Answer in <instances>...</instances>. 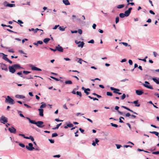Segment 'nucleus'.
Segmentation results:
<instances>
[{
    "instance_id": "obj_1",
    "label": "nucleus",
    "mask_w": 159,
    "mask_h": 159,
    "mask_svg": "<svg viewBox=\"0 0 159 159\" xmlns=\"http://www.w3.org/2000/svg\"><path fill=\"white\" fill-rule=\"evenodd\" d=\"M9 71L12 73H14L16 71V70L20 69L22 68L21 67L19 64H14L9 67Z\"/></svg>"
},
{
    "instance_id": "obj_2",
    "label": "nucleus",
    "mask_w": 159,
    "mask_h": 159,
    "mask_svg": "<svg viewBox=\"0 0 159 159\" xmlns=\"http://www.w3.org/2000/svg\"><path fill=\"white\" fill-rule=\"evenodd\" d=\"M26 118L29 120V122L30 123L35 124L37 126L39 127L42 128L44 126V125H43V122L42 121H39L37 122H35L34 120H31L30 118L28 117H26Z\"/></svg>"
},
{
    "instance_id": "obj_3",
    "label": "nucleus",
    "mask_w": 159,
    "mask_h": 159,
    "mask_svg": "<svg viewBox=\"0 0 159 159\" xmlns=\"http://www.w3.org/2000/svg\"><path fill=\"white\" fill-rule=\"evenodd\" d=\"M5 101L11 104H13L15 103L14 100L9 96L6 98Z\"/></svg>"
},
{
    "instance_id": "obj_4",
    "label": "nucleus",
    "mask_w": 159,
    "mask_h": 159,
    "mask_svg": "<svg viewBox=\"0 0 159 159\" xmlns=\"http://www.w3.org/2000/svg\"><path fill=\"white\" fill-rule=\"evenodd\" d=\"M145 83L146 84H142V85L147 88L152 89H153V87L150 85V83L148 82L145 81Z\"/></svg>"
},
{
    "instance_id": "obj_5",
    "label": "nucleus",
    "mask_w": 159,
    "mask_h": 159,
    "mask_svg": "<svg viewBox=\"0 0 159 159\" xmlns=\"http://www.w3.org/2000/svg\"><path fill=\"white\" fill-rule=\"evenodd\" d=\"M0 121L1 123L5 124L6 123H7L8 122V119L7 118L3 116H2L0 118Z\"/></svg>"
},
{
    "instance_id": "obj_6",
    "label": "nucleus",
    "mask_w": 159,
    "mask_h": 159,
    "mask_svg": "<svg viewBox=\"0 0 159 159\" xmlns=\"http://www.w3.org/2000/svg\"><path fill=\"white\" fill-rule=\"evenodd\" d=\"M28 145L29 147L28 146H26V148L29 150L32 151L33 150V149H34V148L33 146V144L32 143H29Z\"/></svg>"
},
{
    "instance_id": "obj_7",
    "label": "nucleus",
    "mask_w": 159,
    "mask_h": 159,
    "mask_svg": "<svg viewBox=\"0 0 159 159\" xmlns=\"http://www.w3.org/2000/svg\"><path fill=\"white\" fill-rule=\"evenodd\" d=\"M132 9V7H130L129 8L128 10L126 11H125V14L126 16H128L129 15L131 12V11Z\"/></svg>"
},
{
    "instance_id": "obj_8",
    "label": "nucleus",
    "mask_w": 159,
    "mask_h": 159,
    "mask_svg": "<svg viewBox=\"0 0 159 159\" xmlns=\"http://www.w3.org/2000/svg\"><path fill=\"white\" fill-rule=\"evenodd\" d=\"M1 68L2 70H4L6 71H7L8 70L6 65L4 64H1Z\"/></svg>"
},
{
    "instance_id": "obj_9",
    "label": "nucleus",
    "mask_w": 159,
    "mask_h": 159,
    "mask_svg": "<svg viewBox=\"0 0 159 159\" xmlns=\"http://www.w3.org/2000/svg\"><path fill=\"white\" fill-rule=\"evenodd\" d=\"M8 130L11 133L15 134L16 133V129L13 127H11V128H9Z\"/></svg>"
},
{
    "instance_id": "obj_10",
    "label": "nucleus",
    "mask_w": 159,
    "mask_h": 159,
    "mask_svg": "<svg viewBox=\"0 0 159 159\" xmlns=\"http://www.w3.org/2000/svg\"><path fill=\"white\" fill-rule=\"evenodd\" d=\"M57 50L61 52H63V49L59 45H58L56 47Z\"/></svg>"
},
{
    "instance_id": "obj_11",
    "label": "nucleus",
    "mask_w": 159,
    "mask_h": 159,
    "mask_svg": "<svg viewBox=\"0 0 159 159\" xmlns=\"http://www.w3.org/2000/svg\"><path fill=\"white\" fill-rule=\"evenodd\" d=\"M5 3H7V2H3V5L4 6L6 7H12L13 6H15V4H7L6 5H5Z\"/></svg>"
},
{
    "instance_id": "obj_12",
    "label": "nucleus",
    "mask_w": 159,
    "mask_h": 159,
    "mask_svg": "<svg viewBox=\"0 0 159 159\" xmlns=\"http://www.w3.org/2000/svg\"><path fill=\"white\" fill-rule=\"evenodd\" d=\"M121 107L122 108H124L132 112H133V113L134 114H136L137 115L138 114L136 113L135 112H134V111H133L132 110L130 109L128 107H125V106H121Z\"/></svg>"
},
{
    "instance_id": "obj_13",
    "label": "nucleus",
    "mask_w": 159,
    "mask_h": 159,
    "mask_svg": "<svg viewBox=\"0 0 159 159\" xmlns=\"http://www.w3.org/2000/svg\"><path fill=\"white\" fill-rule=\"evenodd\" d=\"M143 92L141 90H136V93L138 95H140L143 93Z\"/></svg>"
},
{
    "instance_id": "obj_14",
    "label": "nucleus",
    "mask_w": 159,
    "mask_h": 159,
    "mask_svg": "<svg viewBox=\"0 0 159 159\" xmlns=\"http://www.w3.org/2000/svg\"><path fill=\"white\" fill-rule=\"evenodd\" d=\"M39 111V115L41 116H43V110L42 109H38Z\"/></svg>"
},
{
    "instance_id": "obj_15",
    "label": "nucleus",
    "mask_w": 159,
    "mask_h": 159,
    "mask_svg": "<svg viewBox=\"0 0 159 159\" xmlns=\"http://www.w3.org/2000/svg\"><path fill=\"white\" fill-rule=\"evenodd\" d=\"M31 69L32 70H35L40 71H41V70L40 69L33 66H32L31 67Z\"/></svg>"
},
{
    "instance_id": "obj_16",
    "label": "nucleus",
    "mask_w": 159,
    "mask_h": 159,
    "mask_svg": "<svg viewBox=\"0 0 159 159\" xmlns=\"http://www.w3.org/2000/svg\"><path fill=\"white\" fill-rule=\"evenodd\" d=\"M138 100H137L134 101L132 103L135 104V106L139 107L140 106V104L138 103Z\"/></svg>"
},
{
    "instance_id": "obj_17",
    "label": "nucleus",
    "mask_w": 159,
    "mask_h": 159,
    "mask_svg": "<svg viewBox=\"0 0 159 159\" xmlns=\"http://www.w3.org/2000/svg\"><path fill=\"white\" fill-rule=\"evenodd\" d=\"M62 1L63 3L66 5H70V3L69 2L68 0H63Z\"/></svg>"
},
{
    "instance_id": "obj_18",
    "label": "nucleus",
    "mask_w": 159,
    "mask_h": 159,
    "mask_svg": "<svg viewBox=\"0 0 159 159\" xmlns=\"http://www.w3.org/2000/svg\"><path fill=\"white\" fill-rule=\"evenodd\" d=\"M110 89L111 90L113 91V92H115V91L119 92L120 91L119 89H116V88H115L113 87H111L110 88Z\"/></svg>"
},
{
    "instance_id": "obj_19",
    "label": "nucleus",
    "mask_w": 159,
    "mask_h": 159,
    "mask_svg": "<svg viewBox=\"0 0 159 159\" xmlns=\"http://www.w3.org/2000/svg\"><path fill=\"white\" fill-rule=\"evenodd\" d=\"M16 97L18 98H25V97L24 96L20 95H16Z\"/></svg>"
},
{
    "instance_id": "obj_20",
    "label": "nucleus",
    "mask_w": 159,
    "mask_h": 159,
    "mask_svg": "<svg viewBox=\"0 0 159 159\" xmlns=\"http://www.w3.org/2000/svg\"><path fill=\"white\" fill-rule=\"evenodd\" d=\"M84 43L83 42H81V43H80V44L78 45V47H81L82 48L84 46Z\"/></svg>"
},
{
    "instance_id": "obj_21",
    "label": "nucleus",
    "mask_w": 159,
    "mask_h": 159,
    "mask_svg": "<svg viewBox=\"0 0 159 159\" xmlns=\"http://www.w3.org/2000/svg\"><path fill=\"white\" fill-rule=\"evenodd\" d=\"M2 55L3 56V57H2V58L4 60L7 61V60L8 59V58L7 57V55H6L4 54L3 53H2Z\"/></svg>"
},
{
    "instance_id": "obj_22",
    "label": "nucleus",
    "mask_w": 159,
    "mask_h": 159,
    "mask_svg": "<svg viewBox=\"0 0 159 159\" xmlns=\"http://www.w3.org/2000/svg\"><path fill=\"white\" fill-rule=\"evenodd\" d=\"M50 40V39L49 38H45L43 40V42L46 43H47Z\"/></svg>"
},
{
    "instance_id": "obj_23",
    "label": "nucleus",
    "mask_w": 159,
    "mask_h": 159,
    "mask_svg": "<svg viewBox=\"0 0 159 159\" xmlns=\"http://www.w3.org/2000/svg\"><path fill=\"white\" fill-rule=\"evenodd\" d=\"M150 133L151 134H155L156 135L158 136V137L159 138V136H158V135H159L158 132H156V131H152V132L150 131Z\"/></svg>"
},
{
    "instance_id": "obj_24",
    "label": "nucleus",
    "mask_w": 159,
    "mask_h": 159,
    "mask_svg": "<svg viewBox=\"0 0 159 159\" xmlns=\"http://www.w3.org/2000/svg\"><path fill=\"white\" fill-rule=\"evenodd\" d=\"M152 80L155 82L156 84H159V80H157V79L155 78H153L152 79Z\"/></svg>"
},
{
    "instance_id": "obj_25",
    "label": "nucleus",
    "mask_w": 159,
    "mask_h": 159,
    "mask_svg": "<svg viewBox=\"0 0 159 159\" xmlns=\"http://www.w3.org/2000/svg\"><path fill=\"white\" fill-rule=\"evenodd\" d=\"M76 58L79 60L77 61V62L80 64H82V62L84 61L81 58H79L77 57H76Z\"/></svg>"
},
{
    "instance_id": "obj_26",
    "label": "nucleus",
    "mask_w": 159,
    "mask_h": 159,
    "mask_svg": "<svg viewBox=\"0 0 159 159\" xmlns=\"http://www.w3.org/2000/svg\"><path fill=\"white\" fill-rule=\"evenodd\" d=\"M41 103L42 104L40 106V109H42L45 107H46V104L45 103H43V102H42Z\"/></svg>"
},
{
    "instance_id": "obj_27",
    "label": "nucleus",
    "mask_w": 159,
    "mask_h": 159,
    "mask_svg": "<svg viewBox=\"0 0 159 159\" xmlns=\"http://www.w3.org/2000/svg\"><path fill=\"white\" fill-rule=\"evenodd\" d=\"M65 83L66 84H72V83L71 80H68L65 81Z\"/></svg>"
},
{
    "instance_id": "obj_28",
    "label": "nucleus",
    "mask_w": 159,
    "mask_h": 159,
    "mask_svg": "<svg viewBox=\"0 0 159 159\" xmlns=\"http://www.w3.org/2000/svg\"><path fill=\"white\" fill-rule=\"evenodd\" d=\"M26 139H30L32 141H34V138L31 136H30L29 137H27L26 138Z\"/></svg>"
},
{
    "instance_id": "obj_29",
    "label": "nucleus",
    "mask_w": 159,
    "mask_h": 159,
    "mask_svg": "<svg viewBox=\"0 0 159 159\" xmlns=\"http://www.w3.org/2000/svg\"><path fill=\"white\" fill-rule=\"evenodd\" d=\"M124 7V5L123 4H120V5H118L117 6V8H119V9H121V8H123V7Z\"/></svg>"
},
{
    "instance_id": "obj_30",
    "label": "nucleus",
    "mask_w": 159,
    "mask_h": 159,
    "mask_svg": "<svg viewBox=\"0 0 159 159\" xmlns=\"http://www.w3.org/2000/svg\"><path fill=\"white\" fill-rule=\"evenodd\" d=\"M119 16L121 18H124L125 16V15L123 13H120L119 14Z\"/></svg>"
},
{
    "instance_id": "obj_31",
    "label": "nucleus",
    "mask_w": 159,
    "mask_h": 159,
    "mask_svg": "<svg viewBox=\"0 0 159 159\" xmlns=\"http://www.w3.org/2000/svg\"><path fill=\"white\" fill-rule=\"evenodd\" d=\"M76 94L77 95L79 96L80 97H81L82 96L81 93L80 92L77 91L76 92Z\"/></svg>"
},
{
    "instance_id": "obj_32",
    "label": "nucleus",
    "mask_w": 159,
    "mask_h": 159,
    "mask_svg": "<svg viewBox=\"0 0 159 159\" xmlns=\"http://www.w3.org/2000/svg\"><path fill=\"white\" fill-rule=\"evenodd\" d=\"M17 74L18 75H19L21 77H23L21 71H20L17 73Z\"/></svg>"
},
{
    "instance_id": "obj_33",
    "label": "nucleus",
    "mask_w": 159,
    "mask_h": 159,
    "mask_svg": "<svg viewBox=\"0 0 159 159\" xmlns=\"http://www.w3.org/2000/svg\"><path fill=\"white\" fill-rule=\"evenodd\" d=\"M111 125L112 126L115 127H117L118 126V125H117L113 124V123H111Z\"/></svg>"
},
{
    "instance_id": "obj_34",
    "label": "nucleus",
    "mask_w": 159,
    "mask_h": 159,
    "mask_svg": "<svg viewBox=\"0 0 159 159\" xmlns=\"http://www.w3.org/2000/svg\"><path fill=\"white\" fill-rule=\"evenodd\" d=\"M107 96H112V94L111 92H107Z\"/></svg>"
},
{
    "instance_id": "obj_35",
    "label": "nucleus",
    "mask_w": 159,
    "mask_h": 159,
    "mask_svg": "<svg viewBox=\"0 0 159 159\" xmlns=\"http://www.w3.org/2000/svg\"><path fill=\"white\" fill-rule=\"evenodd\" d=\"M30 73V72L29 71H23V73L25 75H27L28 74Z\"/></svg>"
},
{
    "instance_id": "obj_36",
    "label": "nucleus",
    "mask_w": 159,
    "mask_h": 159,
    "mask_svg": "<svg viewBox=\"0 0 159 159\" xmlns=\"http://www.w3.org/2000/svg\"><path fill=\"white\" fill-rule=\"evenodd\" d=\"M82 89L84 90V91H85V90H87V91H90V89L89 88H87V89H85V88H84V87H83L82 88Z\"/></svg>"
},
{
    "instance_id": "obj_37",
    "label": "nucleus",
    "mask_w": 159,
    "mask_h": 159,
    "mask_svg": "<svg viewBox=\"0 0 159 159\" xmlns=\"http://www.w3.org/2000/svg\"><path fill=\"white\" fill-rule=\"evenodd\" d=\"M126 95L125 94L123 93L122 96H121V99L122 100L124 99L125 98Z\"/></svg>"
},
{
    "instance_id": "obj_38",
    "label": "nucleus",
    "mask_w": 159,
    "mask_h": 159,
    "mask_svg": "<svg viewBox=\"0 0 159 159\" xmlns=\"http://www.w3.org/2000/svg\"><path fill=\"white\" fill-rule=\"evenodd\" d=\"M58 136V134L57 133H54L52 134V137H55Z\"/></svg>"
},
{
    "instance_id": "obj_39",
    "label": "nucleus",
    "mask_w": 159,
    "mask_h": 159,
    "mask_svg": "<svg viewBox=\"0 0 159 159\" xmlns=\"http://www.w3.org/2000/svg\"><path fill=\"white\" fill-rule=\"evenodd\" d=\"M59 29L60 30L62 31H63L65 30V28H62V27L61 26H60L59 28Z\"/></svg>"
},
{
    "instance_id": "obj_40",
    "label": "nucleus",
    "mask_w": 159,
    "mask_h": 159,
    "mask_svg": "<svg viewBox=\"0 0 159 159\" xmlns=\"http://www.w3.org/2000/svg\"><path fill=\"white\" fill-rule=\"evenodd\" d=\"M67 126L69 127H72L73 126V125L71 123L67 124Z\"/></svg>"
},
{
    "instance_id": "obj_41",
    "label": "nucleus",
    "mask_w": 159,
    "mask_h": 159,
    "mask_svg": "<svg viewBox=\"0 0 159 159\" xmlns=\"http://www.w3.org/2000/svg\"><path fill=\"white\" fill-rule=\"evenodd\" d=\"M119 21V18L118 17H116V23H117Z\"/></svg>"
},
{
    "instance_id": "obj_42",
    "label": "nucleus",
    "mask_w": 159,
    "mask_h": 159,
    "mask_svg": "<svg viewBox=\"0 0 159 159\" xmlns=\"http://www.w3.org/2000/svg\"><path fill=\"white\" fill-rule=\"evenodd\" d=\"M37 30H41V31H43V30H42L39 29L38 28H36V29H35L34 32V33L37 32Z\"/></svg>"
},
{
    "instance_id": "obj_43",
    "label": "nucleus",
    "mask_w": 159,
    "mask_h": 159,
    "mask_svg": "<svg viewBox=\"0 0 159 159\" xmlns=\"http://www.w3.org/2000/svg\"><path fill=\"white\" fill-rule=\"evenodd\" d=\"M59 127V126L58 125V124H57V125L56 127H55V128H52V129L53 130H55L57 129H58Z\"/></svg>"
},
{
    "instance_id": "obj_44",
    "label": "nucleus",
    "mask_w": 159,
    "mask_h": 159,
    "mask_svg": "<svg viewBox=\"0 0 159 159\" xmlns=\"http://www.w3.org/2000/svg\"><path fill=\"white\" fill-rule=\"evenodd\" d=\"M152 154H159V151L153 152H152Z\"/></svg>"
},
{
    "instance_id": "obj_45",
    "label": "nucleus",
    "mask_w": 159,
    "mask_h": 159,
    "mask_svg": "<svg viewBox=\"0 0 159 159\" xmlns=\"http://www.w3.org/2000/svg\"><path fill=\"white\" fill-rule=\"evenodd\" d=\"M19 145L22 148H24L25 147L24 144L21 143H20L19 144Z\"/></svg>"
},
{
    "instance_id": "obj_46",
    "label": "nucleus",
    "mask_w": 159,
    "mask_h": 159,
    "mask_svg": "<svg viewBox=\"0 0 159 159\" xmlns=\"http://www.w3.org/2000/svg\"><path fill=\"white\" fill-rule=\"evenodd\" d=\"M89 43H94V41L93 39H91L88 42Z\"/></svg>"
},
{
    "instance_id": "obj_47",
    "label": "nucleus",
    "mask_w": 159,
    "mask_h": 159,
    "mask_svg": "<svg viewBox=\"0 0 159 159\" xmlns=\"http://www.w3.org/2000/svg\"><path fill=\"white\" fill-rule=\"evenodd\" d=\"M77 31L78 32V33L80 34H81L82 33V31L81 29H79Z\"/></svg>"
},
{
    "instance_id": "obj_48",
    "label": "nucleus",
    "mask_w": 159,
    "mask_h": 159,
    "mask_svg": "<svg viewBox=\"0 0 159 159\" xmlns=\"http://www.w3.org/2000/svg\"><path fill=\"white\" fill-rule=\"evenodd\" d=\"M19 135L20 136H21L23 137L24 138L26 139V138L27 137H25L24 134H19Z\"/></svg>"
},
{
    "instance_id": "obj_49",
    "label": "nucleus",
    "mask_w": 159,
    "mask_h": 159,
    "mask_svg": "<svg viewBox=\"0 0 159 159\" xmlns=\"http://www.w3.org/2000/svg\"><path fill=\"white\" fill-rule=\"evenodd\" d=\"M50 77H51V78L52 79H54V80H56V81H58V80H59L58 79H57V78H55V77H54L51 76Z\"/></svg>"
},
{
    "instance_id": "obj_50",
    "label": "nucleus",
    "mask_w": 159,
    "mask_h": 159,
    "mask_svg": "<svg viewBox=\"0 0 159 159\" xmlns=\"http://www.w3.org/2000/svg\"><path fill=\"white\" fill-rule=\"evenodd\" d=\"M129 63L130 65H132L133 64V62L131 60H129Z\"/></svg>"
},
{
    "instance_id": "obj_51",
    "label": "nucleus",
    "mask_w": 159,
    "mask_h": 159,
    "mask_svg": "<svg viewBox=\"0 0 159 159\" xmlns=\"http://www.w3.org/2000/svg\"><path fill=\"white\" fill-rule=\"evenodd\" d=\"M39 44H42L43 43V42L42 41L39 40L37 42Z\"/></svg>"
},
{
    "instance_id": "obj_52",
    "label": "nucleus",
    "mask_w": 159,
    "mask_h": 159,
    "mask_svg": "<svg viewBox=\"0 0 159 159\" xmlns=\"http://www.w3.org/2000/svg\"><path fill=\"white\" fill-rule=\"evenodd\" d=\"M49 140L50 141V142L51 143H54V140H52V139H49Z\"/></svg>"
},
{
    "instance_id": "obj_53",
    "label": "nucleus",
    "mask_w": 159,
    "mask_h": 159,
    "mask_svg": "<svg viewBox=\"0 0 159 159\" xmlns=\"http://www.w3.org/2000/svg\"><path fill=\"white\" fill-rule=\"evenodd\" d=\"M121 43L125 46H128V44L127 43L125 42H122Z\"/></svg>"
},
{
    "instance_id": "obj_54",
    "label": "nucleus",
    "mask_w": 159,
    "mask_h": 159,
    "mask_svg": "<svg viewBox=\"0 0 159 159\" xmlns=\"http://www.w3.org/2000/svg\"><path fill=\"white\" fill-rule=\"evenodd\" d=\"M153 54L154 57H156L157 55V53L155 52H153Z\"/></svg>"
},
{
    "instance_id": "obj_55",
    "label": "nucleus",
    "mask_w": 159,
    "mask_h": 159,
    "mask_svg": "<svg viewBox=\"0 0 159 159\" xmlns=\"http://www.w3.org/2000/svg\"><path fill=\"white\" fill-rule=\"evenodd\" d=\"M61 156L60 155H54L53 156V157H58L59 158Z\"/></svg>"
},
{
    "instance_id": "obj_56",
    "label": "nucleus",
    "mask_w": 159,
    "mask_h": 159,
    "mask_svg": "<svg viewBox=\"0 0 159 159\" xmlns=\"http://www.w3.org/2000/svg\"><path fill=\"white\" fill-rule=\"evenodd\" d=\"M138 59L139 60H141V61H144L145 62H146V60L145 58L144 59H140V58H138Z\"/></svg>"
},
{
    "instance_id": "obj_57",
    "label": "nucleus",
    "mask_w": 159,
    "mask_h": 159,
    "mask_svg": "<svg viewBox=\"0 0 159 159\" xmlns=\"http://www.w3.org/2000/svg\"><path fill=\"white\" fill-rule=\"evenodd\" d=\"M149 12L151 14H152L153 15H155V13L152 10H150L149 11Z\"/></svg>"
},
{
    "instance_id": "obj_58",
    "label": "nucleus",
    "mask_w": 159,
    "mask_h": 159,
    "mask_svg": "<svg viewBox=\"0 0 159 159\" xmlns=\"http://www.w3.org/2000/svg\"><path fill=\"white\" fill-rule=\"evenodd\" d=\"M96 24H93V26H92V27H93V29H96Z\"/></svg>"
},
{
    "instance_id": "obj_59",
    "label": "nucleus",
    "mask_w": 159,
    "mask_h": 159,
    "mask_svg": "<svg viewBox=\"0 0 159 159\" xmlns=\"http://www.w3.org/2000/svg\"><path fill=\"white\" fill-rule=\"evenodd\" d=\"M130 4L132 6L134 5V2H130L129 3H127V5Z\"/></svg>"
},
{
    "instance_id": "obj_60",
    "label": "nucleus",
    "mask_w": 159,
    "mask_h": 159,
    "mask_svg": "<svg viewBox=\"0 0 159 159\" xmlns=\"http://www.w3.org/2000/svg\"><path fill=\"white\" fill-rule=\"evenodd\" d=\"M131 116L130 114L129 113H126L125 115V116L126 117H129V116Z\"/></svg>"
},
{
    "instance_id": "obj_61",
    "label": "nucleus",
    "mask_w": 159,
    "mask_h": 159,
    "mask_svg": "<svg viewBox=\"0 0 159 159\" xmlns=\"http://www.w3.org/2000/svg\"><path fill=\"white\" fill-rule=\"evenodd\" d=\"M8 52H10L14 53V51L12 49H9L8 50Z\"/></svg>"
},
{
    "instance_id": "obj_62",
    "label": "nucleus",
    "mask_w": 159,
    "mask_h": 159,
    "mask_svg": "<svg viewBox=\"0 0 159 159\" xmlns=\"http://www.w3.org/2000/svg\"><path fill=\"white\" fill-rule=\"evenodd\" d=\"M24 105L25 106H26V107L27 108H31V107L28 105H27V104H24Z\"/></svg>"
},
{
    "instance_id": "obj_63",
    "label": "nucleus",
    "mask_w": 159,
    "mask_h": 159,
    "mask_svg": "<svg viewBox=\"0 0 159 159\" xmlns=\"http://www.w3.org/2000/svg\"><path fill=\"white\" fill-rule=\"evenodd\" d=\"M116 146L117 149L120 148V147L121 146V145L118 144H116Z\"/></svg>"
},
{
    "instance_id": "obj_64",
    "label": "nucleus",
    "mask_w": 159,
    "mask_h": 159,
    "mask_svg": "<svg viewBox=\"0 0 159 159\" xmlns=\"http://www.w3.org/2000/svg\"><path fill=\"white\" fill-rule=\"evenodd\" d=\"M88 91L87 90H85L84 91V92L87 95H88L89 94V93L87 92Z\"/></svg>"
}]
</instances>
